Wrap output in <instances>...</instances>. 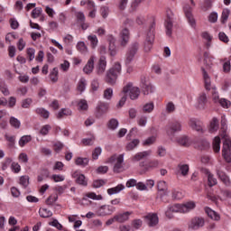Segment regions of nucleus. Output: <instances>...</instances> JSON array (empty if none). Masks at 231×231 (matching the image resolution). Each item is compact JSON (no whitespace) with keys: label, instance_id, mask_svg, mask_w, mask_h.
<instances>
[{"label":"nucleus","instance_id":"nucleus-1","mask_svg":"<svg viewBox=\"0 0 231 231\" xmlns=\"http://www.w3.org/2000/svg\"><path fill=\"white\" fill-rule=\"evenodd\" d=\"M219 136L224 140L222 148V156L226 163L231 162V139L226 129L220 128Z\"/></svg>","mask_w":231,"mask_h":231},{"label":"nucleus","instance_id":"nucleus-2","mask_svg":"<svg viewBox=\"0 0 231 231\" xmlns=\"http://www.w3.org/2000/svg\"><path fill=\"white\" fill-rule=\"evenodd\" d=\"M122 73V65L120 62H116L112 68H110L105 76V82L109 86H115L116 84V80L118 79V76Z\"/></svg>","mask_w":231,"mask_h":231},{"label":"nucleus","instance_id":"nucleus-3","mask_svg":"<svg viewBox=\"0 0 231 231\" xmlns=\"http://www.w3.org/2000/svg\"><path fill=\"white\" fill-rule=\"evenodd\" d=\"M156 28V22L154 18L152 19V23L149 26L146 40L144 42V51H151L152 49V42H154V30Z\"/></svg>","mask_w":231,"mask_h":231},{"label":"nucleus","instance_id":"nucleus-4","mask_svg":"<svg viewBox=\"0 0 231 231\" xmlns=\"http://www.w3.org/2000/svg\"><path fill=\"white\" fill-rule=\"evenodd\" d=\"M107 163L114 164V172L120 173L124 171V154H114L107 160Z\"/></svg>","mask_w":231,"mask_h":231},{"label":"nucleus","instance_id":"nucleus-5","mask_svg":"<svg viewBox=\"0 0 231 231\" xmlns=\"http://www.w3.org/2000/svg\"><path fill=\"white\" fill-rule=\"evenodd\" d=\"M123 93L124 95H129V97L131 100H136L138 97H140V88L138 87H135L133 82H128L124 88H123Z\"/></svg>","mask_w":231,"mask_h":231},{"label":"nucleus","instance_id":"nucleus-6","mask_svg":"<svg viewBox=\"0 0 231 231\" xmlns=\"http://www.w3.org/2000/svg\"><path fill=\"white\" fill-rule=\"evenodd\" d=\"M166 17L167 18L164 23V26L166 28V35H168V37H171V35H172V26H173L172 21L174 19V14L171 9L166 10Z\"/></svg>","mask_w":231,"mask_h":231},{"label":"nucleus","instance_id":"nucleus-7","mask_svg":"<svg viewBox=\"0 0 231 231\" xmlns=\"http://www.w3.org/2000/svg\"><path fill=\"white\" fill-rule=\"evenodd\" d=\"M180 131H181V123L179 121H171L166 125V134L169 136H174Z\"/></svg>","mask_w":231,"mask_h":231},{"label":"nucleus","instance_id":"nucleus-8","mask_svg":"<svg viewBox=\"0 0 231 231\" xmlns=\"http://www.w3.org/2000/svg\"><path fill=\"white\" fill-rule=\"evenodd\" d=\"M203 226H205V218L199 217H193L188 225L189 230H199Z\"/></svg>","mask_w":231,"mask_h":231},{"label":"nucleus","instance_id":"nucleus-9","mask_svg":"<svg viewBox=\"0 0 231 231\" xmlns=\"http://www.w3.org/2000/svg\"><path fill=\"white\" fill-rule=\"evenodd\" d=\"M141 84L143 95H150V93H153L154 87H152V84H151V81H149L147 78L143 77L141 79Z\"/></svg>","mask_w":231,"mask_h":231},{"label":"nucleus","instance_id":"nucleus-10","mask_svg":"<svg viewBox=\"0 0 231 231\" xmlns=\"http://www.w3.org/2000/svg\"><path fill=\"white\" fill-rule=\"evenodd\" d=\"M138 48H140V45L138 43L135 42L132 44L131 48L126 53L125 64H131V62H133V59H134V55H136Z\"/></svg>","mask_w":231,"mask_h":231},{"label":"nucleus","instance_id":"nucleus-11","mask_svg":"<svg viewBox=\"0 0 231 231\" xmlns=\"http://www.w3.org/2000/svg\"><path fill=\"white\" fill-rule=\"evenodd\" d=\"M107 67V60L105 56H101L98 60L97 65L96 66L97 75H104L106 73V68Z\"/></svg>","mask_w":231,"mask_h":231},{"label":"nucleus","instance_id":"nucleus-12","mask_svg":"<svg viewBox=\"0 0 231 231\" xmlns=\"http://www.w3.org/2000/svg\"><path fill=\"white\" fill-rule=\"evenodd\" d=\"M189 127H191V129H193V131H197V133H205V129L203 128V123L198 119H189Z\"/></svg>","mask_w":231,"mask_h":231},{"label":"nucleus","instance_id":"nucleus-13","mask_svg":"<svg viewBox=\"0 0 231 231\" xmlns=\"http://www.w3.org/2000/svg\"><path fill=\"white\" fill-rule=\"evenodd\" d=\"M130 36H131V32H129V29H127V27H125V28L120 32V42H121V46H123V47L127 46V42H129Z\"/></svg>","mask_w":231,"mask_h":231},{"label":"nucleus","instance_id":"nucleus-14","mask_svg":"<svg viewBox=\"0 0 231 231\" xmlns=\"http://www.w3.org/2000/svg\"><path fill=\"white\" fill-rule=\"evenodd\" d=\"M207 104H208V97L205 92H201L198 97V109H207Z\"/></svg>","mask_w":231,"mask_h":231},{"label":"nucleus","instance_id":"nucleus-15","mask_svg":"<svg viewBox=\"0 0 231 231\" xmlns=\"http://www.w3.org/2000/svg\"><path fill=\"white\" fill-rule=\"evenodd\" d=\"M116 208L113 206H109V205H104L101 206L99 208V209L97 210V214L98 216H111V214H113V212H115Z\"/></svg>","mask_w":231,"mask_h":231},{"label":"nucleus","instance_id":"nucleus-16","mask_svg":"<svg viewBox=\"0 0 231 231\" xmlns=\"http://www.w3.org/2000/svg\"><path fill=\"white\" fill-rule=\"evenodd\" d=\"M147 225L150 226H156V225H158L159 223V218H158V215L156 213H149L146 217H145Z\"/></svg>","mask_w":231,"mask_h":231},{"label":"nucleus","instance_id":"nucleus-17","mask_svg":"<svg viewBox=\"0 0 231 231\" xmlns=\"http://www.w3.org/2000/svg\"><path fill=\"white\" fill-rule=\"evenodd\" d=\"M107 41L109 42L108 50L110 51V55L112 57H115V55H116V46L115 45V43L116 42V39H115L114 35L110 34L107 36Z\"/></svg>","mask_w":231,"mask_h":231},{"label":"nucleus","instance_id":"nucleus-18","mask_svg":"<svg viewBox=\"0 0 231 231\" xmlns=\"http://www.w3.org/2000/svg\"><path fill=\"white\" fill-rule=\"evenodd\" d=\"M180 205H181V214H187L196 208V202L194 201L185 202Z\"/></svg>","mask_w":231,"mask_h":231},{"label":"nucleus","instance_id":"nucleus-19","mask_svg":"<svg viewBox=\"0 0 231 231\" xmlns=\"http://www.w3.org/2000/svg\"><path fill=\"white\" fill-rule=\"evenodd\" d=\"M108 109H109V104L100 103L97 106L96 116L97 118H100V116H102V115H104V113H107Z\"/></svg>","mask_w":231,"mask_h":231},{"label":"nucleus","instance_id":"nucleus-20","mask_svg":"<svg viewBox=\"0 0 231 231\" xmlns=\"http://www.w3.org/2000/svg\"><path fill=\"white\" fill-rule=\"evenodd\" d=\"M95 69V56H91L87 62L86 66L83 69L84 73L87 75H89V73L93 72V69Z\"/></svg>","mask_w":231,"mask_h":231},{"label":"nucleus","instance_id":"nucleus-21","mask_svg":"<svg viewBox=\"0 0 231 231\" xmlns=\"http://www.w3.org/2000/svg\"><path fill=\"white\" fill-rule=\"evenodd\" d=\"M151 154H152V150L138 152L133 157V162H140V160H143V158H149Z\"/></svg>","mask_w":231,"mask_h":231},{"label":"nucleus","instance_id":"nucleus-22","mask_svg":"<svg viewBox=\"0 0 231 231\" xmlns=\"http://www.w3.org/2000/svg\"><path fill=\"white\" fill-rule=\"evenodd\" d=\"M131 216V213L129 211H126L122 214H117L115 216L116 223H125V221L129 220V217Z\"/></svg>","mask_w":231,"mask_h":231},{"label":"nucleus","instance_id":"nucleus-23","mask_svg":"<svg viewBox=\"0 0 231 231\" xmlns=\"http://www.w3.org/2000/svg\"><path fill=\"white\" fill-rule=\"evenodd\" d=\"M202 74H203L205 88L208 91H210L212 88L210 76H208V73H207V70H205V69H202Z\"/></svg>","mask_w":231,"mask_h":231},{"label":"nucleus","instance_id":"nucleus-24","mask_svg":"<svg viewBox=\"0 0 231 231\" xmlns=\"http://www.w3.org/2000/svg\"><path fill=\"white\" fill-rule=\"evenodd\" d=\"M184 12L190 26H192V28H196V19H194L192 13L189 10H187V7L184 8Z\"/></svg>","mask_w":231,"mask_h":231},{"label":"nucleus","instance_id":"nucleus-25","mask_svg":"<svg viewBox=\"0 0 231 231\" xmlns=\"http://www.w3.org/2000/svg\"><path fill=\"white\" fill-rule=\"evenodd\" d=\"M124 189H125V186H124V184H118L117 186H116L114 188L108 189L107 194H109V196H113V194H118V192H122V190H124Z\"/></svg>","mask_w":231,"mask_h":231},{"label":"nucleus","instance_id":"nucleus-26","mask_svg":"<svg viewBox=\"0 0 231 231\" xmlns=\"http://www.w3.org/2000/svg\"><path fill=\"white\" fill-rule=\"evenodd\" d=\"M217 174L219 180H221V181H223L225 185H230V179L228 178V176H226V173H225L221 170H217Z\"/></svg>","mask_w":231,"mask_h":231},{"label":"nucleus","instance_id":"nucleus-27","mask_svg":"<svg viewBox=\"0 0 231 231\" xmlns=\"http://www.w3.org/2000/svg\"><path fill=\"white\" fill-rule=\"evenodd\" d=\"M86 86H88V81H86V79H80L77 85V91L82 95V93L86 91Z\"/></svg>","mask_w":231,"mask_h":231},{"label":"nucleus","instance_id":"nucleus-28","mask_svg":"<svg viewBox=\"0 0 231 231\" xmlns=\"http://www.w3.org/2000/svg\"><path fill=\"white\" fill-rule=\"evenodd\" d=\"M213 151L214 152H219L221 151V137L216 136L213 140Z\"/></svg>","mask_w":231,"mask_h":231},{"label":"nucleus","instance_id":"nucleus-29","mask_svg":"<svg viewBox=\"0 0 231 231\" xmlns=\"http://www.w3.org/2000/svg\"><path fill=\"white\" fill-rule=\"evenodd\" d=\"M205 211H206V214H208V217H210L211 219H214L215 221H219L220 217L216 211L212 210L209 208H207Z\"/></svg>","mask_w":231,"mask_h":231},{"label":"nucleus","instance_id":"nucleus-30","mask_svg":"<svg viewBox=\"0 0 231 231\" xmlns=\"http://www.w3.org/2000/svg\"><path fill=\"white\" fill-rule=\"evenodd\" d=\"M218 129H219V120L214 117L210 122L209 131L210 133H216V131H217Z\"/></svg>","mask_w":231,"mask_h":231},{"label":"nucleus","instance_id":"nucleus-31","mask_svg":"<svg viewBox=\"0 0 231 231\" xmlns=\"http://www.w3.org/2000/svg\"><path fill=\"white\" fill-rule=\"evenodd\" d=\"M72 112L69 108H62L57 115V118H64V116H71Z\"/></svg>","mask_w":231,"mask_h":231},{"label":"nucleus","instance_id":"nucleus-32","mask_svg":"<svg viewBox=\"0 0 231 231\" xmlns=\"http://www.w3.org/2000/svg\"><path fill=\"white\" fill-rule=\"evenodd\" d=\"M140 144V140L134 139L132 142L128 143L125 146L126 151H133L135 147H138Z\"/></svg>","mask_w":231,"mask_h":231},{"label":"nucleus","instance_id":"nucleus-33","mask_svg":"<svg viewBox=\"0 0 231 231\" xmlns=\"http://www.w3.org/2000/svg\"><path fill=\"white\" fill-rule=\"evenodd\" d=\"M39 215L41 216V217L46 218L51 217V216H53V213L50 209L42 208H40Z\"/></svg>","mask_w":231,"mask_h":231},{"label":"nucleus","instance_id":"nucleus-34","mask_svg":"<svg viewBox=\"0 0 231 231\" xmlns=\"http://www.w3.org/2000/svg\"><path fill=\"white\" fill-rule=\"evenodd\" d=\"M88 101L86 99H81L78 102V109L79 111H88Z\"/></svg>","mask_w":231,"mask_h":231},{"label":"nucleus","instance_id":"nucleus-35","mask_svg":"<svg viewBox=\"0 0 231 231\" xmlns=\"http://www.w3.org/2000/svg\"><path fill=\"white\" fill-rule=\"evenodd\" d=\"M152 111H154V103L153 102L146 103L143 106V113H152Z\"/></svg>","mask_w":231,"mask_h":231},{"label":"nucleus","instance_id":"nucleus-36","mask_svg":"<svg viewBox=\"0 0 231 231\" xmlns=\"http://www.w3.org/2000/svg\"><path fill=\"white\" fill-rule=\"evenodd\" d=\"M76 182L78 183V185L88 187V180H86V176H84V174L79 175L76 179Z\"/></svg>","mask_w":231,"mask_h":231},{"label":"nucleus","instance_id":"nucleus-37","mask_svg":"<svg viewBox=\"0 0 231 231\" xmlns=\"http://www.w3.org/2000/svg\"><path fill=\"white\" fill-rule=\"evenodd\" d=\"M30 142H32V136L23 135L21 137V139L19 141V145H20V147H24L26 145V143H30Z\"/></svg>","mask_w":231,"mask_h":231},{"label":"nucleus","instance_id":"nucleus-38","mask_svg":"<svg viewBox=\"0 0 231 231\" xmlns=\"http://www.w3.org/2000/svg\"><path fill=\"white\" fill-rule=\"evenodd\" d=\"M88 41H89L91 48L95 49L96 46H98V38H97V35H88Z\"/></svg>","mask_w":231,"mask_h":231},{"label":"nucleus","instance_id":"nucleus-39","mask_svg":"<svg viewBox=\"0 0 231 231\" xmlns=\"http://www.w3.org/2000/svg\"><path fill=\"white\" fill-rule=\"evenodd\" d=\"M9 124L12 127H14V129H19V127H21V121L14 116L10 117Z\"/></svg>","mask_w":231,"mask_h":231},{"label":"nucleus","instance_id":"nucleus-40","mask_svg":"<svg viewBox=\"0 0 231 231\" xmlns=\"http://www.w3.org/2000/svg\"><path fill=\"white\" fill-rule=\"evenodd\" d=\"M160 165V161L159 160H153L151 161L145 167V171H149V169H156Z\"/></svg>","mask_w":231,"mask_h":231},{"label":"nucleus","instance_id":"nucleus-41","mask_svg":"<svg viewBox=\"0 0 231 231\" xmlns=\"http://www.w3.org/2000/svg\"><path fill=\"white\" fill-rule=\"evenodd\" d=\"M36 114L40 115L42 118H50V112L44 108H37Z\"/></svg>","mask_w":231,"mask_h":231},{"label":"nucleus","instance_id":"nucleus-42","mask_svg":"<svg viewBox=\"0 0 231 231\" xmlns=\"http://www.w3.org/2000/svg\"><path fill=\"white\" fill-rule=\"evenodd\" d=\"M214 0H204V3L201 5V10L203 12H208V10H210L212 8V3Z\"/></svg>","mask_w":231,"mask_h":231},{"label":"nucleus","instance_id":"nucleus-43","mask_svg":"<svg viewBox=\"0 0 231 231\" xmlns=\"http://www.w3.org/2000/svg\"><path fill=\"white\" fill-rule=\"evenodd\" d=\"M50 79H51V82H57V80H59V69L58 68H54L52 69V71L50 74Z\"/></svg>","mask_w":231,"mask_h":231},{"label":"nucleus","instance_id":"nucleus-44","mask_svg":"<svg viewBox=\"0 0 231 231\" xmlns=\"http://www.w3.org/2000/svg\"><path fill=\"white\" fill-rule=\"evenodd\" d=\"M77 50L78 51H80V53H88V46H86V43L84 42H78Z\"/></svg>","mask_w":231,"mask_h":231},{"label":"nucleus","instance_id":"nucleus-45","mask_svg":"<svg viewBox=\"0 0 231 231\" xmlns=\"http://www.w3.org/2000/svg\"><path fill=\"white\" fill-rule=\"evenodd\" d=\"M179 172H180L182 176H187V174H189V165L179 164Z\"/></svg>","mask_w":231,"mask_h":231},{"label":"nucleus","instance_id":"nucleus-46","mask_svg":"<svg viewBox=\"0 0 231 231\" xmlns=\"http://www.w3.org/2000/svg\"><path fill=\"white\" fill-rule=\"evenodd\" d=\"M89 163V159L88 158H80L76 159V165H80L81 167H86Z\"/></svg>","mask_w":231,"mask_h":231},{"label":"nucleus","instance_id":"nucleus-47","mask_svg":"<svg viewBox=\"0 0 231 231\" xmlns=\"http://www.w3.org/2000/svg\"><path fill=\"white\" fill-rule=\"evenodd\" d=\"M230 15V10L229 9H224L222 12V16H221V23L222 24H225L226 21H228V17Z\"/></svg>","mask_w":231,"mask_h":231},{"label":"nucleus","instance_id":"nucleus-48","mask_svg":"<svg viewBox=\"0 0 231 231\" xmlns=\"http://www.w3.org/2000/svg\"><path fill=\"white\" fill-rule=\"evenodd\" d=\"M156 143V136L152 135L145 139L143 143V145L149 146V145H152V143Z\"/></svg>","mask_w":231,"mask_h":231},{"label":"nucleus","instance_id":"nucleus-49","mask_svg":"<svg viewBox=\"0 0 231 231\" xmlns=\"http://www.w3.org/2000/svg\"><path fill=\"white\" fill-rule=\"evenodd\" d=\"M157 189L161 192H166L167 191V182L165 180H161L157 183Z\"/></svg>","mask_w":231,"mask_h":231},{"label":"nucleus","instance_id":"nucleus-50","mask_svg":"<svg viewBox=\"0 0 231 231\" xmlns=\"http://www.w3.org/2000/svg\"><path fill=\"white\" fill-rule=\"evenodd\" d=\"M29 184H30V177L25 175L20 178V185H23L24 189H26V187H28Z\"/></svg>","mask_w":231,"mask_h":231},{"label":"nucleus","instance_id":"nucleus-51","mask_svg":"<svg viewBox=\"0 0 231 231\" xmlns=\"http://www.w3.org/2000/svg\"><path fill=\"white\" fill-rule=\"evenodd\" d=\"M107 125H108L109 129H112V131H115V129H116V127H118V120L112 118L109 120Z\"/></svg>","mask_w":231,"mask_h":231},{"label":"nucleus","instance_id":"nucleus-52","mask_svg":"<svg viewBox=\"0 0 231 231\" xmlns=\"http://www.w3.org/2000/svg\"><path fill=\"white\" fill-rule=\"evenodd\" d=\"M42 14V8H40V7L34 8L32 12V17L33 19H37L38 17H41Z\"/></svg>","mask_w":231,"mask_h":231},{"label":"nucleus","instance_id":"nucleus-53","mask_svg":"<svg viewBox=\"0 0 231 231\" xmlns=\"http://www.w3.org/2000/svg\"><path fill=\"white\" fill-rule=\"evenodd\" d=\"M178 143L183 147H189V138L187 136H182L178 139Z\"/></svg>","mask_w":231,"mask_h":231},{"label":"nucleus","instance_id":"nucleus-54","mask_svg":"<svg viewBox=\"0 0 231 231\" xmlns=\"http://www.w3.org/2000/svg\"><path fill=\"white\" fill-rule=\"evenodd\" d=\"M33 100L32 98H25L22 101V107L23 109H28L31 106Z\"/></svg>","mask_w":231,"mask_h":231},{"label":"nucleus","instance_id":"nucleus-55","mask_svg":"<svg viewBox=\"0 0 231 231\" xmlns=\"http://www.w3.org/2000/svg\"><path fill=\"white\" fill-rule=\"evenodd\" d=\"M59 199V196L57 195H51L47 199H46V205L51 206L55 201Z\"/></svg>","mask_w":231,"mask_h":231},{"label":"nucleus","instance_id":"nucleus-56","mask_svg":"<svg viewBox=\"0 0 231 231\" xmlns=\"http://www.w3.org/2000/svg\"><path fill=\"white\" fill-rule=\"evenodd\" d=\"M218 104L222 107H225L226 109H228V107H230V106H231L230 101H228V99H226V98H220Z\"/></svg>","mask_w":231,"mask_h":231},{"label":"nucleus","instance_id":"nucleus-57","mask_svg":"<svg viewBox=\"0 0 231 231\" xmlns=\"http://www.w3.org/2000/svg\"><path fill=\"white\" fill-rule=\"evenodd\" d=\"M208 181L210 187H214V185H217V180L214 178V175L212 173H210L208 176Z\"/></svg>","mask_w":231,"mask_h":231},{"label":"nucleus","instance_id":"nucleus-58","mask_svg":"<svg viewBox=\"0 0 231 231\" xmlns=\"http://www.w3.org/2000/svg\"><path fill=\"white\" fill-rule=\"evenodd\" d=\"M104 98L106 100H111V98H113V88H106L104 91Z\"/></svg>","mask_w":231,"mask_h":231},{"label":"nucleus","instance_id":"nucleus-59","mask_svg":"<svg viewBox=\"0 0 231 231\" xmlns=\"http://www.w3.org/2000/svg\"><path fill=\"white\" fill-rule=\"evenodd\" d=\"M171 194H172L173 199H183V193L180 190L173 189Z\"/></svg>","mask_w":231,"mask_h":231},{"label":"nucleus","instance_id":"nucleus-60","mask_svg":"<svg viewBox=\"0 0 231 231\" xmlns=\"http://www.w3.org/2000/svg\"><path fill=\"white\" fill-rule=\"evenodd\" d=\"M202 37L208 41L207 42V48H210V42L212 41V36L207 32H202Z\"/></svg>","mask_w":231,"mask_h":231},{"label":"nucleus","instance_id":"nucleus-61","mask_svg":"<svg viewBox=\"0 0 231 231\" xmlns=\"http://www.w3.org/2000/svg\"><path fill=\"white\" fill-rule=\"evenodd\" d=\"M157 154L161 158H163V156H165L167 154V149H165V147H163V146H159L157 148Z\"/></svg>","mask_w":231,"mask_h":231},{"label":"nucleus","instance_id":"nucleus-62","mask_svg":"<svg viewBox=\"0 0 231 231\" xmlns=\"http://www.w3.org/2000/svg\"><path fill=\"white\" fill-rule=\"evenodd\" d=\"M170 212H180L181 214V204H175L169 208Z\"/></svg>","mask_w":231,"mask_h":231},{"label":"nucleus","instance_id":"nucleus-63","mask_svg":"<svg viewBox=\"0 0 231 231\" xmlns=\"http://www.w3.org/2000/svg\"><path fill=\"white\" fill-rule=\"evenodd\" d=\"M76 17L78 19V22L80 23H86V16L84 15V13L78 12L76 13Z\"/></svg>","mask_w":231,"mask_h":231},{"label":"nucleus","instance_id":"nucleus-64","mask_svg":"<svg viewBox=\"0 0 231 231\" xmlns=\"http://www.w3.org/2000/svg\"><path fill=\"white\" fill-rule=\"evenodd\" d=\"M66 178L63 175H57L54 174L51 176V180H53V181H55V183H59V181H64Z\"/></svg>","mask_w":231,"mask_h":231}]
</instances>
